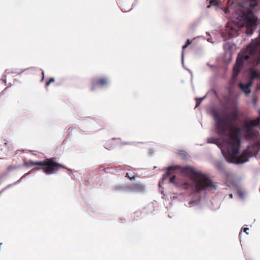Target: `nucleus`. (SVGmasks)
Instances as JSON below:
<instances>
[{
  "mask_svg": "<svg viewBox=\"0 0 260 260\" xmlns=\"http://www.w3.org/2000/svg\"><path fill=\"white\" fill-rule=\"evenodd\" d=\"M229 116L231 117V119L228 117L221 116L218 113H214L217 133L219 136L224 137L226 139V149H221V151L228 162L235 164L244 163L248 161L249 157L256 155L257 151H253L252 150L254 148L248 147L240 155L238 156L241 143L239 135L243 133L246 139L254 140L258 134L254 130V127L260 123V116H258L256 120H245L243 127H237L233 124V122L238 119L237 110L230 113Z\"/></svg>",
  "mask_w": 260,
  "mask_h": 260,
  "instance_id": "f257e3e1",
  "label": "nucleus"
},
{
  "mask_svg": "<svg viewBox=\"0 0 260 260\" xmlns=\"http://www.w3.org/2000/svg\"><path fill=\"white\" fill-rule=\"evenodd\" d=\"M260 63V33L255 40L249 44L246 49L241 51L238 54L236 62L233 68L232 78L235 80L237 77L242 67L244 65L248 64L251 68L250 70V78L247 84L242 83L239 84L240 89L247 95L251 92L250 87L252 85L253 80L260 78V73L255 71L254 68Z\"/></svg>",
  "mask_w": 260,
  "mask_h": 260,
  "instance_id": "f03ea898",
  "label": "nucleus"
},
{
  "mask_svg": "<svg viewBox=\"0 0 260 260\" xmlns=\"http://www.w3.org/2000/svg\"><path fill=\"white\" fill-rule=\"evenodd\" d=\"M238 1H227L224 13H232L237 21L228 22L226 26V31L230 38L236 37L241 28L245 27V32L251 35L256 25L257 18L253 12L249 8L238 4Z\"/></svg>",
  "mask_w": 260,
  "mask_h": 260,
  "instance_id": "7ed1b4c3",
  "label": "nucleus"
},
{
  "mask_svg": "<svg viewBox=\"0 0 260 260\" xmlns=\"http://www.w3.org/2000/svg\"><path fill=\"white\" fill-rule=\"evenodd\" d=\"M181 172L188 177L194 183L195 187L197 190L207 189L209 188L215 189L216 184L207 176L196 172L191 167H185L181 169Z\"/></svg>",
  "mask_w": 260,
  "mask_h": 260,
  "instance_id": "20e7f679",
  "label": "nucleus"
},
{
  "mask_svg": "<svg viewBox=\"0 0 260 260\" xmlns=\"http://www.w3.org/2000/svg\"><path fill=\"white\" fill-rule=\"evenodd\" d=\"M25 165L27 167L42 166V169L46 174H54L60 168L66 169L62 165L54 161L53 158H46L40 161L29 160L25 162Z\"/></svg>",
  "mask_w": 260,
  "mask_h": 260,
  "instance_id": "39448f33",
  "label": "nucleus"
},
{
  "mask_svg": "<svg viewBox=\"0 0 260 260\" xmlns=\"http://www.w3.org/2000/svg\"><path fill=\"white\" fill-rule=\"evenodd\" d=\"M124 188L127 191L142 193L145 190V185L143 183H135L131 185H125Z\"/></svg>",
  "mask_w": 260,
  "mask_h": 260,
  "instance_id": "423d86ee",
  "label": "nucleus"
},
{
  "mask_svg": "<svg viewBox=\"0 0 260 260\" xmlns=\"http://www.w3.org/2000/svg\"><path fill=\"white\" fill-rule=\"evenodd\" d=\"M108 83V80L106 78H101L97 81H93L92 83L91 90L94 91L97 87H103Z\"/></svg>",
  "mask_w": 260,
  "mask_h": 260,
  "instance_id": "0eeeda50",
  "label": "nucleus"
},
{
  "mask_svg": "<svg viewBox=\"0 0 260 260\" xmlns=\"http://www.w3.org/2000/svg\"><path fill=\"white\" fill-rule=\"evenodd\" d=\"M175 169L173 167H168L167 172L165 174H164L162 176V179L166 180L168 176L170 175L172 173V171H174Z\"/></svg>",
  "mask_w": 260,
  "mask_h": 260,
  "instance_id": "6e6552de",
  "label": "nucleus"
},
{
  "mask_svg": "<svg viewBox=\"0 0 260 260\" xmlns=\"http://www.w3.org/2000/svg\"><path fill=\"white\" fill-rule=\"evenodd\" d=\"M125 177L128 178L131 180H134L137 177V175L135 173H133V174L130 173H126L125 174Z\"/></svg>",
  "mask_w": 260,
  "mask_h": 260,
  "instance_id": "1a4fd4ad",
  "label": "nucleus"
},
{
  "mask_svg": "<svg viewBox=\"0 0 260 260\" xmlns=\"http://www.w3.org/2000/svg\"><path fill=\"white\" fill-rule=\"evenodd\" d=\"M113 141L112 140L108 141L105 143V147L108 149H111L113 148L114 145L112 144Z\"/></svg>",
  "mask_w": 260,
  "mask_h": 260,
  "instance_id": "9d476101",
  "label": "nucleus"
},
{
  "mask_svg": "<svg viewBox=\"0 0 260 260\" xmlns=\"http://www.w3.org/2000/svg\"><path fill=\"white\" fill-rule=\"evenodd\" d=\"M114 189L116 191H120L123 189H125L124 186H122L121 185H117L114 187Z\"/></svg>",
  "mask_w": 260,
  "mask_h": 260,
  "instance_id": "9b49d317",
  "label": "nucleus"
},
{
  "mask_svg": "<svg viewBox=\"0 0 260 260\" xmlns=\"http://www.w3.org/2000/svg\"><path fill=\"white\" fill-rule=\"evenodd\" d=\"M55 81L54 78H50L48 82L46 83V86H48L51 83L54 82Z\"/></svg>",
  "mask_w": 260,
  "mask_h": 260,
  "instance_id": "f8f14e48",
  "label": "nucleus"
},
{
  "mask_svg": "<svg viewBox=\"0 0 260 260\" xmlns=\"http://www.w3.org/2000/svg\"><path fill=\"white\" fill-rule=\"evenodd\" d=\"M176 178V176L173 175V176L170 178V183L172 184H175V180Z\"/></svg>",
  "mask_w": 260,
  "mask_h": 260,
  "instance_id": "ddd939ff",
  "label": "nucleus"
},
{
  "mask_svg": "<svg viewBox=\"0 0 260 260\" xmlns=\"http://www.w3.org/2000/svg\"><path fill=\"white\" fill-rule=\"evenodd\" d=\"M209 142L216 144L217 142V139L213 138L210 139H209Z\"/></svg>",
  "mask_w": 260,
  "mask_h": 260,
  "instance_id": "4468645a",
  "label": "nucleus"
},
{
  "mask_svg": "<svg viewBox=\"0 0 260 260\" xmlns=\"http://www.w3.org/2000/svg\"><path fill=\"white\" fill-rule=\"evenodd\" d=\"M187 45H186V44H185L184 45H183L182 46V58H183V56H184V50L187 47Z\"/></svg>",
  "mask_w": 260,
  "mask_h": 260,
  "instance_id": "2eb2a0df",
  "label": "nucleus"
},
{
  "mask_svg": "<svg viewBox=\"0 0 260 260\" xmlns=\"http://www.w3.org/2000/svg\"><path fill=\"white\" fill-rule=\"evenodd\" d=\"M209 2H210V4L216 5V4H218V2L219 1H209Z\"/></svg>",
  "mask_w": 260,
  "mask_h": 260,
  "instance_id": "dca6fc26",
  "label": "nucleus"
},
{
  "mask_svg": "<svg viewBox=\"0 0 260 260\" xmlns=\"http://www.w3.org/2000/svg\"><path fill=\"white\" fill-rule=\"evenodd\" d=\"M191 42H192L191 41H190L189 39H187L185 44L186 45L188 46L189 45H190L191 43Z\"/></svg>",
  "mask_w": 260,
  "mask_h": 260,
  "instance_id": "f3484780",
  "label": "nucleus"
},
{
  "mask_svg": "<svg viewBox=\"0 0 260 260\" xmlns=\"http://www.w3.org/2000/svg\"><path fill=\"white\" fill-rule=\"evenodd\" d=\"M243 231H244V232H245L247 234H248V232H247V231H248V230H249V229H248V228H243Z\"/></svg>",
  "mask_w": 260,
  "mask_h": 260,
  "instance_id": "a211bd4d",
  "label": "nucleus"
},
{
  "mask_svg": "<svg viewBox=\"0 0 260 260\" xmlns=\"http://www.w3.org/2000/svg\"><path fill=\"white\" fill-rule=\"evenodd\" d=\"M238 194L239 196H240L241 197H242L243 196V193L242 192V191H238Z\"/></svg>",
  "mask_w": 260,
  "mask_h": 260,
  "instance_id": "6ab92c4d",
  "label": "nucleus"
},
{
  "mask_svg": "<svg viewBox=\"0 0 260 260\" xmlns=\"http://www.w3.org/2000/svg\"><path fill=\"white\" fill-rule=\"evenodd\" d=\"M42 76H43V77H42V80H43L44 77V71H42Z\"/></svg>",
  "mask_w": 260,
  "mask_h": 260,
  "instance_id": "aec40b11",
  "label": "nucleus"
},
{
  "mask_svg": "<svg viewBox=\"0 0 260 260\" xmlns=\"http://www.w3.org/2000/svg\"><path fill=\"white\" fill-rule=\"evenodd\" d=\"M248 2V1H243V4L247 5V3Z\"/></svg>",
  "mask_w": 260,
  "mask_h": 260,
  "instance_id": "412c9836",
  "label": "nucleus"
},
{
  "mask_svg": "<svg viewBox=\"0 0 260 260\" xmlns=\"http://www.w3.org/2000/svg\"><path fill=\"white\" fill-rule=\"evenodd\" d=\"M200 104V102H197V105L196 107H197Z\"/></svg>",
  "mask_w": 260,
  "mask_h": 260,
  "instance_id": "4be33fe9",
  "label": "nucleus"
},
{
  "mask_svg": "<svg viewBox=\"0 0 260 260\" xmlns=\"http://www.w3.org/2000/svg\"><path fill=\"white\" fill-rule=\"evenodd\" d=\"M259 88H260V87H259V85H257V87H256V89H258Z\"/></svg>",
  "mask_w": 260,
  "mask_h": 260,
  "instance_id": "5701e85b",
  "label": "nucleus"
},
{
  "mask_svg": "<svg viewBox=\"0 0 260 260\" xmlns=\"http://www.w3.org/2000/svg\"><path fill=\"white\" fill-rule=\"evenodd\" d=\"M248 5H250V6H251V5H252V4H251V3H249V4H248Z\"/></svg>",
  "mask_w": 260,
  "mask_h": 260,
  "instance_id": "b1692460",
  "label": "nucleus"
},
{
  "mask_svg": "<svg viewBox=\"0 0 260 260\" xmlns=\"http://www.w3.org/2000/svg\"><path fill=\"white\" fill-rule=\"evenodd\" d=\"M259 141H257V144H259Z\"/></svg>",
  "mask_w": 260,
  "mask_h": 260,
  "instance_id": "393cba45",
  "label": "nucleus"
},
{
  "mask_svg": "<svg viewBox=\"0 0 260 260\" xmlns=\"http://www.w3.org/2000/svg\"><path fill=\"white\" fill-rule=\"evenodd\" d=\"M258 113L260 114V110L258 111Z\"/></svg>",
  "mask_w": 260,
  "mask_h": 260,
  "instance_id": "a878e982",
  "label": "nucleus"
}]
</instances>
